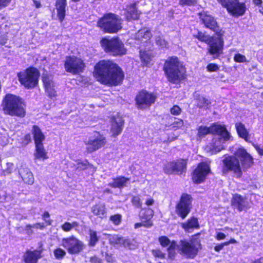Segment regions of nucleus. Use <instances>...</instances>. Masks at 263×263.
I'll list each match as a JSON object with an SVG mask.
<instances>
[{
  "label": "nucleus",
  "mask_w": 263,
  "mask_h": 263,
  "mask_svg": "<svg viewBox=\"0 0 263 263\" xmlns=\"http://www.w3.org/2000/svg\"><path fill=\"white\" fill-rule=\"evenodd\" d=\"M92 73L98 82L109 87L121 85L125 78L122 68L110 59L99 61L94 66Z\"/></svg>",
  "instance_id": "obj_1"
},
{
  "label": "nucleus",
  "mask_w": 263,
  "mask_h": 263,
  "mask_svg": "<svg viewBox=\"0 0 263 263\" xmlns=\"http://www.w3.org/2000/svg\"><path fill=\"white\" fill-rule=\"evenodd\" d=\"M162 69L170 83L180 84L187 79L186 68L176 56L169 57L164 61Z\"/></svg>",
  "instance_id": "obj_2"
},
{
  "label": "nucleus",
  "mask_w": 263,
  "mask_h": 263,
  "mask_svg": "<svg viewBox=\"0 0 263 263\" xmlns=\"http://www.w3.org/2000/svg\"><path fill=\"white\" fill-rule=\"evenodd\" d=\"M193 37L208 45L207 53L212 56V59H218L223 53L224 41L223 37L216 35H206L205 32L198 31Z\"/></svg>",
  "instance_id": "obj_3"
},
{
  "label": "nucleus",
  "mask_w": 263,
  "mask_h": 263,
  "mask_svg": "<svg viewBox=\"0 0 263 263\" xmlns=\"http://www.w3.org/2000/svg\"><path fill=\"white\" fill-rule=\"evenodd\" d=\"M200 232L197 233L191 237L189 241L182 239L179 241V244L177 246L178 253L189 259H194L202 249V245L199 236Z\"/></svg>",
  "instance_id": "obj_4"
},
{
  "label": "nucleus",
  "mask_w": 263,
  "mask_h": 263,
  "mask_svg": "<svg viewBox=\"0 0 263 263\" xmlns=\"http://www.w3.org/2000/svg\"><path fill=\"white\" fill-rule=\"evenodd\" d=\"M97 26L104 33H116L122 28V19L114 13H106L98 19Z\"/></svg>",
  "instance_id": "obj_5"
},
{
  "label": "nucleus",
  "mask_w": 263,
  "mask_h": 263,
  "mask_svg": "<svg viewBox=\"0 0 263 263\" xmlns=\"http://www.w3.org/2000/svg\"><path fill=\"white\" fill-rule=\"evenodd\" d=\"M100 44L104 52L110 56L121 57L127 53L123 42L117 36L110 39L104 37L101 40Z\"/></svg>",
  "instance_id": "obj_6"
},
{
  "label": "nucleus",
  "mask_w": 263,
  "mask_h": 263,
  "mask_svg": "<svg viewBox=\"0 0 263 263\" xmlns=\"http://www.w3.org/2000/svg\"><path fill=\"white\" fill-rule=\"evenodd\" d=\"M17 77L20 82L25 88L33 89L39 84L40 72L37 68L31 66L24 72L17 73Z\"/></svg>",
  "instance_id": "obj_7"
},
{
  "label": "nucleus",
  "mask_w": 263,
  "mask_h": 263,
  "mask_svg": "<svg viewBox=\"0 0 263 263\" xmlns=\"http://www.w3.org/2000/svg\"><path fill=\"white\" fill-rule=\"evenodd\" d=\"M193 198L191 195L183 193L177 201L175 207V214L181 219H184L190 213L192 209Z\"/></svg>",
  "instance_id": "obj_8"
},
{
  "label": "nucleus",
  "mask_w": 263,
  "mask_h": 263,
  "mask_svg": "<svg viewBox=\"0 0 263 263\" xmlns=\"http://www.w3.org/2000/svg\"><path fill=\"white\" fill-rule=\"evenodd\" d=\"M157 98V96L155 93L146 89H141L138 91L135 96V105L138 109H147L155 103Z\"/></svg>",
  "instance_id": "obj_9"
},
{
  "label": "nucleus",
  "mask_w": 263,
  "mask_h": 263,
  "mask_svg": "<svg viewBox=\"0 0 263 263\" xmlns=\"http://www.w3.org/2000/svg\"><path fill=\"white\" fill-rule=\"evenodd\" d=\"M222 162L221 172L223 175H227L231 172L236 178L239 179L242 176L243 172L235 154L234 155L225 156Z\"/></svg>",
  "instance_id": "obj_10"
},
{
  "label": "nucleus",
  "mask_w": 263,
  "mask_h": 263,
  "mask_svg": "<svg viewBox=\"0 0 263 263\" xmlns=\"http://www.w3.org/2000/svg\"><path fill=\"white\" fill-rule=\"evenodd\" d=\"M198 16L205 28L214 32L216 36L223 37L224 31L219 26L216 18L207 11H202L198 13Z\"/></svg>",
  "instance_id": "obj_11"
},
{
  "label": "nucleus",
  "mask_w": 263,
  "mask_h": 263,
  "mask_svg": "<svg viewBox=\"0 0 263 263\" xmlns=\"http://www.w3.org/2000/svg\"><path fill=\"white\" fill-rule=\"evenodd\" d=\"M217 2L233 16L238 17L245 14L246 5L245 2L239 0H217Z\"/></svg>",
  "instance_id": "obj_12"
},
{
  "label": "nucleus",
  "mask_w": 263,
  "mask_h": 263,
  "mask_svg": "<svg viewBox=\"0 0 263 263\" xmlns=\"http://www.w3.org/2000/svg\"><path fill=\"white\" fill-rule=\"evenodd\" d=\"M187 165V159L178 158L166 162L163 167V171L167 175H181L186 173Z\"/></svg>",
  "instance_id": "obj_13"
},
{
  "label": "nucleus",
  "mask_w": 263,
  "mask_h": 263,
  "mask_svg": "<svg viewBox=\"0 0 263 263\" xmlns=\"http://www.w3.org/2000/svg\"><path fill=\"white\" fill-rule=\"evenodd\" d=\"M84 61L75 55H69L66 57L64 61V67L66 72L73 75L82 73L85 68Z\"/></svg>",
  "instance_id": "obj_14"
},
{
  "label": "nucleus",
  "mask_w": 263,
  "mask_h": 263,
  "mask_svg": "<svg viewBox=\"0 0 263 263\" xmlns=\"http://www.w3.org/2000/svg\"><path fill=\"white\" fill-rule=\"evenodd\" d=\"M61 242V245L71 255L79 254L85 248L83 242L74 235L63 238Z\"/></svg>",
  "instance_id": "obj_15"
},
{
  "label": "nucleus",
  "mask_w": 263,
  "mask_h": 263,
  "mask_svg": "<svg viewBox=\"0 0 263 263\" xmlns=\"http://www.w3.org/2000/svg\"><path fill=\"white\" fill-rule=\"evenodd\" d=\"M211 173L210 165L206 162H200L192 173V180L195 184L203 183L208 175Z\"/></svg>",
  "instance_id": "obj_16"
},
{
  "label": "nucleus",
  "mask_w": 263,
  "mask_h": 263,
  "mask_svg": "<svg viewBox=\"0 0 263 263\" xmlns=\"http://www.w3.org/2000/svg\"><path fill=\"white\" fill-rule=\"evenodd\" d=\"M93 134L85 143L87 145L86 151L88 153H92L101 149L107 143L106 138L103 134L97 131H95Z\"/></svg>",
  "instance_id": "obj_17"
},
{
  "label": "nucleus",
  "mask_w": 263,
  "mask_h": 263,
  "mask_svg": "<svg viewBox=\"0 0 263 263\" xmlns=\"http://www.w3.org/2000/svg\"><path fill=\"white\" fill-rule=\"evenodd\" d=\"M235 154L242 172L247 171L254 164V158L245 148H238Z\"/></svg>",
  "instance_id": "obj_18"
},
{
  "label": "nucleus",
  "mask_w": 263,
  "mask_h": 263,
  "mask_svg": "<svg viewBox=\"0 0 263 263\" xmlns=\"http://www.w3.org/2000/svg\"><path fill=\"white\" fill-rule=\"evenodd\" d=\"M2 106L5 114L11 116L16 115V96L6 94L3 99Z\"/></svg>",
  "instance_id": "obj_19"
},
{
  "label": "nucleus",
  "mask_w": 263,
  "mask_h": 263,
  "mask_svg": "<svg viewBox=\"0 0 263 263\" xmlns=\"http://www.w3.org/2000/svg\"><path fill=\"white\" fill-rule=\"evenodd\" d=\"M124 10L125 19L127 22L139 20L142 13L138 10L137 2L127 4L126 5Z\"/></svg>",
  "instance_id": "obj_20"
},
{
  "label": "nucleus",
  "mask_w": 263,
  "mask_h": 263,
  "mask_svg": "<svg viewBox=\"0 0 263 263\" xmlns=\"http://www.w3.org/2000/svg\"><path fill=\"white\" fill-rule=\"evenodd\" d=\"M231 205L238 212L246 211L250 206L246 199L238 194H233L231 200Z\"/></svg>",
  "instance_id": "obj_21"
},
{
  "label": "nucleus",
  "mask_w": 263,
  "mask_h": 263,
  "mask_svg": "<svg viewBox=\"0 0 263 263\" xmlns=\"http://www.w3.org/2000/svg\"><path fill=\"white\" fill-rule=\"evenodd\" d=\"M158 241L163 248L167 247L168 257L171 259H174L176 256L175 249L177 247L176 241L174 240L171 241L166 236H161L158 238Z\"/></svg>",
  "instance_id": "obj_22"
},
{
  "label": "nucleus",
  "mask_w": 263,
  "mask_h": 263,
  "mask_svg": "<svg viewBox=\"0 0 263 263\" xmlns=\"http://www.w3.org/2000/svg\"><path fill=\"white\" fill-rule=\"evenodd\" d=\"M81 0H71L72 2L77 3ZM54 6L57 10V16L59 21L62 23L66 15L67 3V0H56Z\"/></svg>",
  "instance_id": "obj_23"
},
{
  "label": "nucleus",
  "mask_w": 263,
  "mask_h": 263,
  "mask_svg": "<svg viewBox=\"0 0 263 263\" xmlns=\"http://www.w3.org/2000/svg\"><path fill=\"white\" fill-rule=\"evenodd\" d=\"M110 123V132L112 133V136L116 137L122 133L124 121L120 116H112L111 118Z\"/></svg>",
  "instance_id": "obj_24"
},
{
  "label": "nucleus",
  "mask_w": 263,
  "mask_h": 263,
  "mask_svg": "<svg viewBox=\"0 0 263 263\" xmlns=\"http://www.w3.org/2000/svg\"><path fill=\"white\" fill-rule=\"evenodd\" d=\"M211 130L212 135L219 136L224 141H228L231 139L230 133L228 131L224 125L214 122L211 124Z\"/></svg>",
  "instance_id": "obj_25"
},
{
  "label": "nucleus",
  "mask_w": 263,
  "mask_h": 263,
  "mask_svg": "<svg viewBox=\"0 0 263 263\" xmlns=\"http://www.w3.org/2000/svg\"><path fill=\"white\" fill-rule=\"evenodd\" d=\"M42 244L40 246L39 250L33 251L27 250L24 256V260L25 263H37L38 260L42 257L43 249Z\"/></svg>",
  "instance_id": "obj_26"
},
{
  "label": "nucleus",
  "mask_w": 263,
  "mask_h": 263,
  "mask_svg": "<svg viewBox=\"0 0 263 263\" xmlns=\"http://www.w3.org/2000/svg\"><path fill=\"white\" fill-rule=\"evenodd\" d=\"M180 226L185 232H190L200 228L198 219L195 216L190 217L185 221L181 223Z\"/></svg>",
  "instance_id": "obj_27"
},
{
  "label": "nucleus",
  "mask_w": 263,
  "mask_h": 263,
  "mask_svg": "<svg viewBox=\"0 0 263 263\" xmlns=\"http://www.w3.org/2000/svg\"><path fill=\"white\" fill-rule=\"evenodd\" d=\"M18 174L22 182L25 184L31 185L34 183L33 175L28 168L21 166Z\"/></svg>",
  "instance_id": "obj_28"
},
{
  "label": "nucleus",
  "mask_w": 263,
  "mask_h": 263,
  "mask_svg": "<svg viewBox=\"0 0 263 263\" xmlns=\"http://www.w3.org/2000/svg\"><path fill=\"white\" fill-rule=\"evenodd\" d=\"M154 215V211L149 208H142L139 213V218L141 221L145 222L149 227L153 225L152 219Z\"/></svg>",
  "instance_id": "obj_29"
},
{
  "label": "nucleus",
  "mask_w": 263,
  "mask_h": 263,
  "mask_svg": "<svg viewBox=\"0 0 263 263\" xmlns=\"http://www.w3.org/2000/svg\"><path fill=\"white\" fill-rule=\"evenodd\" d=\"M235 127L238 137L244 139L247 142H250V134L245 124L240 122H236Z\"/></svg>",
  "instance_id": "obj_30"
},
{
  "label": "nucleus",
  "mask_w": 263,
  "mask_h": 263,
  "mask_svg": "<svg viewBox=\"0 0 263 263\" xmlns=\"http://www.w3.org/2000/svg\"><path fill=\"white\" fill-rule=\"evenodd\" d=\"M91 211L93 215L103 219L106 217V209L104 203H96L91 209Z\"/></svg>",
  "instance_id": "obj_31"
},
{
  "label": "nucleus",
  "mask_w": 263,
  "mask_h": 263,
  "mask_svg": "<svg viewBox=\"0 0 263 263\" xmlns=\"http://www.w3.org/2000/svg\"><path fill=\"white\" fill-rule=\"evenodd\" d=\"M130 180L129 178L123 176H118L112 179L113 181L108 183V186L112 188L121 189L126 186V183Z\"/></svg>",
  "instance_id": "obj_32"
},
{
  "label": "nucleus",
  "mask_w": 263,
  "mask_h": 263,
  "mask_svg": "<svg viewBox=\"0 0 263 263\" xmlns=\"http://www.w3.org/2000/svg\"><path fill=\"white\" fill-rule=\"evenodd\" d=\"M32 134L34 144L43 143L45 137L41 128L36 125H33L32 128Z\"/></svg>",
  "instance_id": "obj_33"
},
{
  "label": "nucleus",
  "mask_w": 263,
  "mask_h": 263,
  "mask_svg": "<svg viewBox=\"0 0 263 263\" xmlns=\"http://www.w3.org/2000/svg\"><path fill=\"white\" fill-rule=\"evenodd\" d=\"M139 56L142 66H149L152 60V54L145 50H141L139 52Z\"/></svg>",
  "instance_id": "obj_34"
},
{
  "label": "nucleus",
  "mask_w": 263,
  "mask_h": 263,
  "mask_svg": "<svg viewBox=\"0 0 263 263\" xmlns=\"http://www.w3.org/2000/svg\"><path fill=\"white\" fill-rule=\"evenodd\" d=\"M195 100L197 107L205 110L209 108L211 103L210 100L199 95L196 97Z\"/></svg>",
  "instance_id": "obj_35"
},
{
  "label": "nucleus",
  "mask_w": 263,
  "mask_h": 263,
  "mask_svg": "<svg viewBox=\"0 0 263 263\" xmlns=\"http://www.w3.org/2000/svg\"><path fill=\"white\" fill-rule=\"evenodd\" d=\"M35 149L34 156L37 159H46L48 158L47 156V152H46L43 143L35 144Z\"/></svg>",
  "instance_id": "obj_36"
},
{
  "label": "nucleus",
  "mask_w": 263,
  "mask_h": 263,
  "mask_svg": "<svg viewBox=\"0 0 263 263\" xmlns=\"http://www.w3.org/2000/svg\"><path fill=\"white\" fill-rule=\"evenodd\" d=\"M89 239L88 246L90 247H95L99 240V237L97 232L93 230L90 229L88 231Z\"/></svg>",
  "instance_id": "obj_37"
},
{
  "label": "nucleus",
  "mask_w": 263,
  "mask_h": 263,
  "mask_svg": "<svg viewBox=\"0 0 263 263\" xmlns=\"http://www.w3.org/2000/svg\"><path fill=\"white\" fill-rule=\"evenodd\" d=\"M92 166L93 165L90 163L88 160L85 159L84 161H80L77 162L75 170L76 171L81 172L88 168H91Z\"/></svg>",
  "instance_id": "obj_38"
},
{
  "label": "nucleus",
  "mask_w": 263,
  "mask_h": 263,
  "mask_svg": "<svg viewBox=\"0 0 263 263\" xmlns=\"http://www.w3.org/2000/svg\"><path fill=\"white\" fill-rule=\"evenodd\" d=\"M42 81L44 89L51 87H54L53 81L50 78V77L47 73L43 74L42 77Z\"/></svg>",
  "instance_id": "obj_39"
},
{
  "label": "nucleus",
  "mask_w": 263,
  "mask_h": 263,
  "mask_svg": "<svg viewBox=\"0 0 263 263\" xmlns=\"http://www.w3.org/2000/svg\"><path fill=\"white\" fill-rule=\"evenodd\" d=\"M26 105L23 100L17 96V117H24L26 115Z\"/></svg>",
  "instance_id": "obj_40"
},
{
  "label": "nucleus",
  "mask_w": 263,
  "mask_h": 263,
  "mask_svg": "<svg viewBox=\"0 0 263 263\" xmlns=\"http://www.w3.org/2000/svg\"><path fill=\"white\" fill-rule=\"evenodd\" d=\"M197 137L200 138H203L209 134H212L211 125L210 127L200 125L197 128Z\"/></svg>",
  "instance_id": "obj_41"
},
{
  "label": "nucleus",
  "mask_w": 263,
  "mask_h": 263,
  "mask_svg": "<svg viewBox=\"0 0 263 263\" xmlns=\"http://www.w3.org/2000/svg\"><path fill=\"white\" fill-rule=\"evenodd\" d=\"M66 252L61 248H57L53 250V254L55 258L58 260L63 259L66 255Z\"/></svg>",
  "instance_id": "obj_42"
},
{
  "label": "nucleus",
  "mask_w": 263,
  "mask_h": 263,
  "mask_svg": "<svg viewBox=\"0 0 263 263\" xmlns=\"http://www.w3.org/2000/svg\"><path fill=\"white\" fill-rule=\"evenodd\" d=\"M130 202L132 205L136 208L141 209L142 202L139 196H133L131 198Z\"/></svg>",
  "instance_id": "obj_43"
},
{
  "label": "nucleus",
  "mask_w": 263,
  "mask_h": 263,
  "mask_svg": "<svg viewBox=\"0 0 263 263\" xmlns=\"http://www.w3.org/2000/svg\"><path fill=\"white\" fill-rule=\"evenodd\" d=\"M156 44L161 48H166L168 46V42L162 36H157L155 39Z\"/></svg>",
  "instance_id": "obj_44"
},
{
  "label": "nucleus",
  "mask_w": 263,
  "mask_h": 263,
  "mask_svg": "<svg viewBox=\"0 0 263 263\" xmlns=\"http://www.w3.org/2000/svg\"><path fill=\"white\" fill-rule=\"evenodd\" d=\"M197 0H178V4L181 6H194L197 5Z\"/></svg>",
  "instance_id": "obj_45"
},
{
  "label": "nucleus",
  "mask_w": 263,
  "mask_h": 263,
  "mask_svg": "<svg viewBox=\"0 0 263 263\" xmlns=\"http://www.w3.org/2000/svg\"><path fill=\"white\" fill-rule=\"evenodd\" d=\"M123 247L130 250H133L136 248V245L134 243V240L127 238L124 239Z\"/></svg>",
  "instance_id": "obj_46"
},
{
  "label": "nucleus",
  "mask_w": 263,
  "mask_h": 263,
  "mask_svg": "<svg viewBox=\"0 0 263 263\" xmlns=\"http://www.w3.org/2000/svg\"><path fill=\"white\" fill-rule=\"evenodd\" d=\"M151 252L155 258L163 259L165 257V254L160 249H153L151 250Z\"/></svg>",
  "instance_id": "obj_47"
},
{
  "label": "nucleus",
  "mask_w": 263,
  "mask_h": 263,
  "mask_svg": "<svg viewBox=\"0 0 263 263\" xmlns=\"http://www.w3.org/2000/svg\"><path fill=\"white\" fill-rule=\"evenodd\" d=\"M109 219L115 225L118 226L121 222L122 216L120 214H116L111 215L109 217Z\"/></svg>",
  "instance_id": "obj_48"
},
{
  "label": "nucleus",
  "mask_w": 263,
  "mask_h": 263,
  "mask_svg": "<svg viewBox=\"0 0 263 263\" xmlns=\"http://www.w3.org/2000/svg\"><path fill=\"white\" fill-rule=\"evenodd\" d=\"M206 68L209 72H216L219 70V66L216 63H209L207 65Z\"/></svg>",
  "instance_id": "obj_49"
},
{
  "label": "nucleus",
  "mask_w": 263,
  "mask_h": 263,
  "mask_svg": "<svg viewBox=\"0 0 263 263\" xmlns=\"http://www.w3.org/2000/svg\"><path fill=\"white\" fill-rule=\"evenodd\" d=\"M48 97L51 99L55 98L57 96V91L54 89V87H51L44 89Z\"/></svg>",
  "instance_id": "obj_50"
},
{
  "label": "nucleus",
  "mask_w": 263,
  "mask_h": 263,
  "mask_svg": "<svg viewBox=\"0 0 263 263\" xmlns=\"http://www.w3.org/2000/svg\"><path fill=\"white\" fill-rule=\"evenodd\" d=\"M139 33L141 34V37L146 40H149L152 37V34L149 30H140Z\"/></svg>",
  "instance_id": "obj_51"
},
{
  "label": "nucleus",
  "mask_w": 263,
  "mask_h": 263,
  "mask_svg": "<svg viewBox=\"0 0 263 263\" xmlns=\"http://www.w3.org/2000/svg\"><path fill=\"white\" fill-rule=\"evenodd\" d=\"M181 112V108L177 105H174L170 108V112L174 116H179Z\"/></svg>",
  "instance_id": "obj_52"
},
{
  "label": "nucleus",
  "mask_w": 263,
  "mask_h": 263,
  "mask_svg": "<svg viewBox=\"0 0 263 263\" xmlns=\"http://www.w3.org/2000/svg\"><path fill=\"white\" fill-rule=\"evenodd\" d=\"M234 60L237 63H243L247 62L246 57L239 53L235 54L234 56Z\"/></svg>",
  "instance_id": "obj_53"
},
{
  "label": "nucleus",
  "mask_w": 263,
  "mask_h": 263,
  "mask_svg": "<svg viewBox=\"0 0 263 263\" xmlns=\"http://www.w3.org/2000/svg\"><path fill=\"white\" fill-rule=\"evenodd\" d=\"M35 228L36 229L43 230L45 228V226L43 223L37 222L33 225H27L26 228L27 230L31 229V228Z\"/></svg>",
  "instance_id": "obj_54"
},
{
  "label": "nucleus",
  "mask_w": 263,
  "mask_h": 263,
  "mask_svg": "<svg viewBox=\"0 0 263 263\" xmlns=\"http://www.w3.org/2000/svg\"><path fill=\"white\" fill-rule=\"evenodd\" d=\"M183 120L181 119H178L177 121L173 123L172 127L175 129L180 128L183 125Z\"/></svg>",
  "instance_id": "obj_55"
},
{
  "label": "nucleus",
  "mask_w": 263,
  "mask_h": 263,
  "mask_svg": "<svg viewBox=\"0 0 263 263\" xmlns=\"http://www.w3.org/2000/svg\"><path fill=\"white\" fill-rule=\"evenodd\" d=\"M50 214L47 211H45L43 214V219L45 221L47 226H50L52 222V220L49 219Z\"/></svg>",
  "instance_id": "obj_56"
},
{
  "label": "nucleus",
  "mask_w": 263,
  "mask_h": 263,
  "mask_svg": "<svg viewBox=\"0 0 263 263\" xmlns=\"http://www.w3.org/2000/svg\"><path fill=\"white\" fill-rule=\"evenodd\" d=\"M61 229L64 232H69L72 230L71 223L69 222H65L62 226Z\"/></svg>",
  "instance_id": "obj_57"
},
{
  "label": "nucleus",
  "mask_w": 263,
  "mask_h": 263,
  "mask_svg": "<svg viewBox=\"0 0 263 263\" xmlns=\"http://www.w3.org/2000/svg\"><path fill=\"white\" fill-rule=\"evenodd\" d=\"M124 239L122 237L117 236L113 238V242L115 245H119L123 246Z\"/></svg>",
  "instance_id": "obj_58"
},
{
  "label": "nucleus",
  "mask_w": 263,
  "mask_h": 263,
  "mask_svg": "<svg viewBox=\"0 0 263 263\" xmlns=\"http://www.w3.org/2000/svg\"><path fill=\"white\" fill-rule=\"evenodd\" d=\"M31 141V137L30 134H26L23 138L22 143L24 145H27Z\"/></svg>",
  "instance_id": "obj_59"
},
{
  "label": "nucleus",
  "mask_w": 263,
  "mask_h": 263,
  "mask_svg": "<svg viewBox=\"0 0 263 263\" xmlns=\"http://www.w3.org/2000/svg\"><path fill=\"white\" fill-rule=\"evenodd\" d=\"M105 258L107 262L112 263L115 261V258L113 255L111 253H106Z\"/></svg>",
  "instance_id": "obj_60"
},
{
  "label": "nucleus",
  "mask_w": 263,
  "mask_h": 263,
  "mask_svg": "<svg viewBox=\"0 0 263 263\" xmlns=\"http://www.w3.org/2000/svg\"><path fill=\"white\" fill-rule=\"evenodd\" d=\"M89 261L91 263H102V259L96 255L90 257Z\"/></svg>",
  "instance_id": "obj_61"
},
{
  "label": "nucleus",
  "mask_w": 263,
  "mask_h": 263,
  "mask_svg": "<svg viewBox=\"0 0 263 263\" xmlns=\"http://www.w3.org/2000/svg\"><path fill=\"white\" fill-rule=\"evenodd\" d=\"M141 227H144L145 228H150L147 224H146L145 222L141 221L140 222H137L135 223L134 224V228L135 229H138L139 228H140Z\"/></svg>",
  "instance_id": "obj_62"
},
{
  "label": "nucleus",
  "mask_w": 263,
  "mask_h": 263,
  "mask_svg": "<svg viewBox=\"0 0 263 263\" xmlns=\"http://www.w3.org/2000/svg\"><path fill=\"white\" fill-rule=\"evenodd\" d=\"M11 0H0V10L8 6Z\"/></svg>",
  "instance_id": "obj_63"
},
{
  "label": "nucleus",
  "mask_w": 263,
  "mask_h": 263,
  "mask_svg": "<svg viewBox=\"0 0 263 263\" xmlns=\"http://www.w3.org/2000/svg\"><path fill=\"white\" fill-rule=\"evenodd\" d=\"M252 145L256 151L257 152L258 154L262 156H263V148H261L258 145L252 143Z\"/></svg>",
  "instance_id": "obj_64"
}]
</instances>
